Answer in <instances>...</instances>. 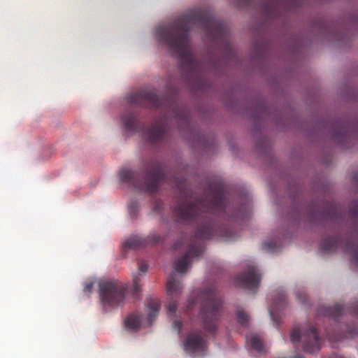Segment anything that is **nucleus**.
Instances as JSON below:
<instances>
[{
    "label": "nucleus",
    "instance_id": "f257e3e1",
    "mask_svg": "<svg viewBox=\"0 0 358 358\" xmlns=\"http://www.w3.org/2000/svg\"><path fill=\"white\" fill-rule=\"evenodd\" d=\"M175 186L180 189V200L175 208L174 214L181 222H189L199 217L203 219L201 224L197 228L194 238L188 243L177 242L174 249L178 250L185 245V254L174 263V269L177 273L185 274L191 264L192 259L200 257L203 251V247L196 239H210L217 236L224 241L234 240V232L223 224L221 220L234 222L244 220L248 215V206H241L237 210L229 215L230 206L227 201V192L224 185L221 182L210 184L205 198H198L184 188L182 182L174 178Z\"/></svg>",
    "mask_w": 358,
    "mask_h": 358
},
{
    "label": "nucleus",
    "instance_id": "f03ea898",
    "mask_svg": "<svg viewBox=\"0 0 358 358\" xmlns=\"http://www.w3.org/2000/svg\"><path fill=\"white\" fill-rule=\"evenodd\" d=\"M200 24L213 41L222 43L227 52L233 55L226 25L210 13L193 10L178 17L171 24L156 28L155 36L166 45L176 57L188 79L199 80L201 76V64L195 59L190 48L189 31L195 24Z\"/></svg>",
    "mask_w": 358,
    "mask_h": 358
},
{
    "label": "nucleus",
    "instance_id": "7ed1b4c3",
    "mask_svg": "<svg viewBox=\"0 0 358 358\" xmlns=\"http://www.w3.org/2000/svg\"><path fill=\"white\" fill-rule=\"evenodd\" d=\"M127 99L131 105L164 108L166 115L155 120L151 128L146 131H143V125L133 112L127 111L122 116L123 126L127 131L134 133L143 131V137L152 145L162 143L166 139L169 116L173 115L185 122L187 121L185 112L180 109L173 99L162 100L153 90H141L129 94Z\"/></svg>",
    "mask_w": 358,
    "mask_h": 358
},
{
    "label": "nucleus",
    "instance_id": "20e7f679",
    "mask_svg": "<svg viewBox=\"0 0 358 358\" xmlns=\"http://www.w3.org/2000/svg\"><path fill=\"white\" fill-rule=\"evenodd\" d=\"M200 305V318L203 329L208 334L216 333L222 314V300L215 287L210 286L201 290L195 299H190L187 306V311L192 310L196 304Z\"/></svg>",
    "mask_w": 358,
    "mask_h": 358
},
{
    "label": "nucleus",
    "instance_id": "39448f33",
    "mask_svg": "<svg viewBox=\"0 0 358 358\" xmlns=\"http://www.w3.org/2000/svg\"><path fill=\"white\" fill-rule=\"evenodd\" d=\"M146 173L143 180H140V173L129 169H122L119 172L122 182L127 183L140 191L154 193L159 185L165 182L166 176L163 166L157 159L150 160L145 164Z\"/></svg>",
    "mask_w": 358,
    "mask_h": 358
},
{
    "label": "nucleus",
    "instance_id": "423d86ee",
    "mask_svg": "<svg viewBox=\"0 0 358 358\" xmlns=\"http://www.w3.org/2000/svg\"><path fill=\"white\" fill-rule=\"evenodd\" d=\"M350 215L357 224L356 234H351L345 239L340 236L327 237L321 242L320 250L324 252H333L341 248L351 255L352 262L358 266V200L350 204Z\"/></svg>",
    "mask_w": 358,
    "mask_h": 358
},
{
    "label": "nucleus",
    "instance_id": "0eeeda50",
    "mask_svg": "<svg viewBox=\"0 0 358 358\" xmlns=\"http://www.w3.org/2000/svg\"><path fill=\"white\" fill-rule=\"evenodd\" d=\"M99 296L103 308H115L123 304L127 294V285L116 279L99 282Z\"/></svg>",
    "mask_w": 358,
    "mask_h": 358
},
{
    "label": "nucleus",
    "instance_id": "6e6552de",
    "mask_svg": "<svg viewBox=\"0 0 358 358\" xmlns=\"http://www.w3.org/2000/svg\"><path fill=\"white\" fill-rule=\"evenodd\" d=\"M331 139L341 146L348 148L352 138H358V121L349 122L345 119H338L327 122L325 125Z\"/></svg>",
    "mask_w": 358,
    "mask_h": 358
},
{
    "label": "nucleus",
    "instance_id": "1a4fd4ad",
    "mask_svg": "<svg viewBox=\"0 0 358 358\" xmlns=\"http://www.w3.org/2000/svg\"><path fill=\"white\" fill-rule=\"evenodd\" d=\"M290 340L294 346L301 342L303 350L307 353L318 352L321 348L319 332L310 324H307L302 329L294 328L290 333Z\"/></svg>",
    "mask_w": 358,
    "mask_h": 358
},
{
    "label": "nucleus",
    "instance_id": "9d476101",
    "mask_svg": "<svg viewBox=\"0 0 358 358\" xmlns=\"http://www.w3.org/2000/svg\"><path fill=\"white\" fill-rule=\"evenodd\" d=\"M261 281V274L255 266H249L244 271L235 278L236 286L249 289H258Z\"/></svg>",
    "mask_w": 358,
    "mask_h": 358
},
{
    "label": "nucleus",
    "instance_id": "9b49d317",
    "mask_svg": "<svg viewBox=\"0 0 358 358\" xmlns=\"http://www.w3.org/2000/svg\"><path fill=\"white\" fill-rule=\"evenodd\" d=\"M206 341L203 333L201 330L190 332L184 344L185 350L189 353L202 352L206 348Z\"/></svg>",
    "mask_w": 358,
    "mask_h": 358
},
{
    "label": "nucleus",
    "instance_id": "f8f14e48",
    "mask_svg": "<svg viewBox=\"0 0 358 358\" xmlns=\"http://www.w3.org/2000/svg\"><path fill=\"white\" fill-rule=\"evenodd\" d=\"M273 301L272 306L269 308V313L271 320L276 327L280 324V317L278 312L281 310L286 303V295L283 290L278 289L273 293Z\"/></svg>",
    "mask_w": 358,
    "mask_h": 358
},
{
    "label": "nucleus",
    "instance_id": "ddd939ff",
    "mask_svg": "<svg viewBox=\"0 0 358 358\" xmlns=\"http://www.w3.org/2000/svg\"><path fill=\"white\" fill-rule=\"evenodd\" d=\"M317 216L325 220L339 222L343 218V213L338 206L331 203L328 204L322 212L319 213Z\"/></svg>",
    "mask_w": 358,
    "mask_h": 358
},
{
    "label": "nucleus",
    "instance_id": "4468645a",
    "mask_svg": "<svg viewBox=\"0 0 358 358\" xmlns=\"http://www.w3.org/2000/svg\"><path fill=\"white\" fill-rule=\"evenodd\" d=\"M345 308L342 305L336 304L333 306H325L320 309V314L328 316L334 320H338L339 317L344 313Z\"/></svg>",
    "mask_w": 358,
    "mask_h": 358
},
{
    "label": "nucleus",
    "instance_id": "2eb2a0df",
    "mask_svg": "<svg viewBox=\"0 0 358 358\" xmlns=\"http://www.w3.org/2000/svg\"><path fill=\"white\" fill-rule=\"evenodd\" d=\"M182 285L179 280L176 278L175 275H171L167 280L166 290L169 295L173 296L181 293Z\"/></svg>",
    "mask_w": 358,
    "mask_h": 358
},
{
    "label": "nucleus",
    "instance_id": "dca6fc26",
    "mask_svg": "<svg viewBox=\"0 0 358 358\" xmlns=\"http://www.w3.org/2000/svg\"><path fill=\"white\" fill-rule=\"evenodd\" d=\"M146 240L138 236H132L122 243L123 248L136 250L146 247Z\"/></svg>",
    "mask_w": 358,
    "mask_h": 358
},
{
    "label": "nucleus",
    "instance_id": "f3484780",
    "mask_svg": "<svg viewBox=\"0 0 358 358\" xmlns=\"http://www.w3.org/2000/svg\"><path fill=\"white\" fill-rule=\"evenodd\" d=\"M147 308L148 310V321L151 325L159 313V301L157 299H149L147 302Z\"/></svg>",
    "mask_w": 358,
    "mask_h": 358
},
{
    "label": "nucleus",
    "instance_id": "a211bd4d",
    "mask_svg": "<svg viewBox=\"0 0 358 358\" xmlns=\"http://www.w3.org/2000/svg\"><path fill=\"white\" fill-rule=\"evenodd\" d=\"M141 321V315H131L125 320V327L130 330L136 331L140 328Z\"/></svg>",
    "mask_w": 358,
    "mask_h": 358
},
{
    "label": "nucleus",
    "instance_id": "6ab92c4d",
    "mask_svg": "<svg viewBox=\"0 0 358 358\" xmlns=\"http://www.w3.org/2000/svg\"><path fill=\"white\" fill-rule=\"evenodd\" d=\"M247 341L250 343L251 348L256 352L259 353L264 352L262 341L257 335H251L249 338H247Z\"/></svg>",
    "mask_w": 358,
    "mask_h": 358
},
{
    "label": "nucleus",
    "instance_id": "aec40b11",
    "mask_svg": "<svg viewBox=\"0 0 358 358\" xmlns=\"http://www.w3.org/2000/svg\"><path fill=\"white\" fill-rule=\"evenodd\" d=\"M143 240H146V246L150 245H155L162 243L163 238L159 234L155 232H152L146 238H144Z\"/></svg>",
    "mask_w": 358,
    "mask_h": 358
},
{
    "label": "nucleus",
    "instance_id": "412c9836",
    "mask_svg": "<svg viewBox=\"0 0 358 358\" xmlns=\"http://www.w3.org/2000/svg\"><path fill=\"white\" fill-rule=\"evenodd\" d=\"M236 317L237 320L239 324H241L242 326H247L248 321H249V317L246 313H245L243 310H238L236 311Z\"/></svg>",
    "mask_w": 358,
    "mask_h": 358
},
{
    "label": "nucleus",
    "instance_id": "4be33fe9",
    "mask_svg": "<svg viewBox=\"0 0 358 358\" xmlns=\"http://www.w3.org/2000/svg\"><path fill=\"white\" fill-rule=\"evenodd\" d=\"M139 282H140V278L138 275H133V290H132V293H133V295L135 296V297H138L140 292H141V287H140V285H139Z\"/></svg>",
    "mask_w": 358,
    "mask_h": 358
},
{
    "label": "nucleus",
    "instance_id": "5701e85b",
    "mask_svg": "<svg viewBox=\"0 0 358 358\" xmlns=\"http://www.w3.org/2000/svg\"><path fill=\"white\" fill-rule=\"evenodd\" d=\"M262 248L267 252H276L278 250V245L275 241H270L263 243Z\"/></svg>",
    "mask_w": 358,
    "mask_h": 358
},
{
    "label": "nucleus",
    "instance_id": "b1692460",
    "mask_svg": "<svg viewBox=\"0 0 358 358\" xmlns=\"http://www.w3.org/2000/svg\"><path fill=\"white\" fill-rule=\"evenodd\" d=\"M177 301L171 300L166 306L167 312L169 313V314L171 315H174L177 310Z\"/></svg>",
    "mask_w": 358,
    "mask_h": 358
},
{
    "label": "nucleus",
    "instance_id": "393cba45",
    "mask_svg": "<svg viewBox=\"0 0 358 358\" xmlns=\"http://www.w3.org/2000/svg\"><path fill=\"white\" fill-rule=\"evenodd\" d=\"M296 296L297 299L303 303H306L307 301L306 294L303 290H298L296 292Z\"/></svg>",
    "mask_w": 358,
    "mask_h": 358
},
{
    "label": "nucleus",
    "instance_id": "a878e982",
    "mask_svg": "<svg viewBox=\"0 0 358 358\" xmlns=\"http://www.w3.org/2000/svg\"><path fill=\"white\" fill-rule=\"evenodd\" d=\"M93 287H94V282H87L84 286L83 292L85 294H89L91 293Z\"/></svg>",
    "mask_w": 358,
    "mask_h": 358
},
{
    "label": "nucleus",
    "instance_id": "bb28decb",
    "mask_svg": "<svg viewBox=\"0 0 358 358\" xmlns=\"http://www.w3.org/2000/svg\"><path fill=\"white\" fill-rule=\"evenodd\" d=\"M182 323L180 320H175L173 322V327L180 334L182 329Z\"/></svg>",
    "mask_w": 358,
    "mask_h": 358
},
{
    "label": "nucleus",
    "instance_id": "cd10ccee",
    "mask_svg": "<svg viewBox=\"0 0 358 358\" xmlns=\"http://www.w3.org/2000/svg\"><path fill=\"white\" fill-rule=\"evenodd\" d=\"M163 203L161 200L157 199L155 201V205L153 207V210L156 212H159L162 208Z\"/></svg>",
    "mask_w": 358,
    "mask_h": 358
},
{
    "label": "nucleus",
    "instance_id": "c85d7f7f",
    "mask_svg": "<svg viewBox=\"0 0 358 358\" xmlns=\"http://www.w3.org/2000/svg\"><path fill=\"white\" fill-rule=\"evenodd\" d=\"M138 208V203L136 201H132L129 206V210L131 214H135L136 210Z\"/></svg>",
    "mask_w": 358,
    "mask_h": 358
},
{
    "label": "nucleus",
    "instance_id": "c756f323",
    "mask_svg": "<svg viewBox=\"0 0 358 358\" xmlns=\"http://www.w3.org/2000/svg\"><path fill=\"white\" fill-rule=\"evenodd\" d=\"M148 264L145 262H141L140 264H139V267H138V269H139V271L143 273H145L147 272L148 271Z\"/></svg>",
    "mask_w": 358,
    "mask_h": 358
},
{
    "label": "nucleus",
    "instance_id": "7c9ffc66",
    "mask_svg": "<svg viewBox=\"0 0 358 358\" xmlns=\"http://www.w3.org/2000/svg\"><path fill=\"white\" fill-rule=\"evenodd\" d=\"M351 309H352V310H351V311L352 312V313H353L355 316L358 317V301H356L353 303V305H352V306Z\"/></svg>",
    "mask_w": 358,
    "mask_h": 358
},
{
    "label": "nucleus",
    "instance_id": "2f4dec72",
    "mask_svg": "<svg viewBox=\"0 0 358 358\" xmlns=\"http://www.w3.org/2000/svg\"><path fill=\"white\" fill-rule=\"evenodd\" d=\"M352 180L353 184L358 187V172L353 174Z\"/></svg>",
    "mask_w": 358,
    "mask_h": 358
},
{
    "label": "nucleus",
    "instance_id": "473e14b6",
    "mask_svg": "<svg viewBox=\"0 0 358 358\" xmlns=\"http://www.w3.org/2000/svg\"><path fill=\"white\" fill-rule=\"evenodd\" d=\"M293 358H304V357H303V356L299 355L294 357Z\"/></svg>",
    "mask_w": 358,
    "mask_h": 358
}]
</instances>
